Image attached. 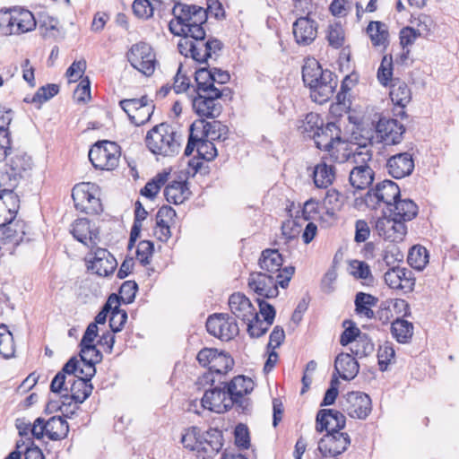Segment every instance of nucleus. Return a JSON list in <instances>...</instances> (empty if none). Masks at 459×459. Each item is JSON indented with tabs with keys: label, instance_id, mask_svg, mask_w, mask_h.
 <instances>
[{
	"label": "nucleus",
	"instance_id": "54",
	"mask_svg": "<svg viewBox=\"0 0 459 459\" xmlns=\"http://www.w3.org/2000/svg\"><path fill=\"white\" fill-rule=\"evenodd\" d=\"M153 110L154 105L152 104V100L148 99L147 101H144V106L137 109L134 116L131 117V123L137 126L144 125L151 119Z\"/></svg>",
	"mask_w": 459,
	"mask_h": 459
},
{
	"label": "nucleus",
	"instance_id": "29",
	"mask_svg": "<svg viewBox=\"0 0 459 459\" xmlns=\"http://www.w3.org/2000/svg\"><path fill=\"white\" fill-rule=\"evenodd\" d=\"M358 361L349 353H340L334 360V371L343 380H351L359 373Z\"/></svg>",
	"mask_w": 459,
	"mask_h": 459
},
{
	"label": "nucleus",
	"instance_id": "21",
	"mask_svg": "<svg viewBox=\"0 0 459 459\" xmlns=\"http://www.w3.org/2000/svg\"><path fill=\"white\" fill-rule=\"evenodd\" d=\"M385 169L387 173L395 179L408 177L414 169L412 155L408 152L394 154L386 160Z\"/></svg>",
	"mask_w": 459,
	"mask_h": 459
},
{
	"label": "nucleus",
	"instance_id": "64",
	"mask_svg": "<svg viewBox=\"0 0 459 459\" xmlns=\"http://www.w3.org/2000/svg\"><path fill=\"white\" fill-rule=\"evenodd\" d=\"M321 124L324 122L318 114L309 113L306 116L300 127L303 129V133H307L309 137H312L314 133H316V129L321 127Z\"/></svg>",
	"mask_w": 459,
	"mask_h": 459
},
{
	"label": "nucleus",
	"instance_id": "17",
	"mask_svg": "<svg viewBox=\"0 0 459 459\" xmlns=\"http://www.w3.org/2000/svg\"><path fill=\"white\" fill-rule=\"evenodd\" d=\"M406 221L398 220L389 214L377 220L376 229L380 237L391 242H400L407 233Z\"/></svg>",
	"mask_w": 459,
	"mask_h": 459
},
{
	"label": "nucleus",
	"instance_id": "60",
	"mask_svg": "<svg viewBox=\"0 0 459 459\" xmlns=\"http://www.w3.org/2000/svg\"><path fill=\"white\" fill-rule=\"evenodd\" d=\"M327 40L331 47L341 48L344 43V31L341 24L335 23L328 28Z\"/></svg>",
	"mask_w": 459,
	"mask_h": 459
},
{
	"label": "nucleus",
	"instance_id": "55",
	"mask_svg": "<svg viewBox=\"0 0 459 459\" xmlns=\"http://www.w3.org/2000/svg\"><path fill=\"white\" fill-rule=\"evenodd\" d=\"M195 9V5H188L178 3L175 4L172 13L177 20V24L183 27L189 23L191 21L192 11Z\"/></svg>",
	"mask_w": 459,
	"mask_h": 459
},
{
	"label": "nucleus",
	"instance_id": "9",
	"mask_svg": "<svg viewBox=\"0 0 459 459\" xmlns=\"http://www.w3.org/2000/svg\"><path fill=\"white\" fill-rule=\"evenodd\" d=\"M354 161L361 164L355 166L350 172L349 180L351 186L357 190H364L369 187L374 181V170L367 164L372 158L371 152L367 150L365 152H354Z\"/></svg>",
	"mask_w": 459,
	"mask_h": 459
},
{
	"label": "nucleus",
	"instance_id": "63",
	"mask_svg": "<svg viewBox=\"0 0 459 459\" xmlns=\"http://www.w3.org/2000/svg\"><path fill=\"white\" fill-rule=\"evenodd\" d=\"M154 250V244L150 240H142L136 248V257L143 265L150 264Z\"/></svg>",
	"mask_w": 459,
	"mask_h": 459
},
{
	"label": "nucleus",
	"instance_id": "45",
	"mask_svg": "<svg viewBox=\"0 0 459 459\" xmlns=\"http://www.w3.org/2000/svg\"><path fill=\"white\" fill-rule=\"evenodd\" d=\"M14 342L12 333L4 324L0 325V355L4 359L14 356Z\"/></svg>",
	"mask_w": 459,
	"mask_h": 459
},
{
	"label": "nucleus",
	"instance_id": "61",
	"mask_svg": "<svg viewBox=\"0 0 459 459\" xmlns=\"http://www.w3.org/2000/svg\"><path fill=\"white\" fill-rule=\"evenodd\" d=\"M21 178L9 169L0 172V192L13 191L18 186Z\"/></svg>",
	"mask_w": 459,
	"mask_h": 459
},
{
	"label": "nucleus",
	"instance_id": "34",
	"mask_svg": "<svg viewBox=\"0 0 459 459\" xmlns=\"http://www.w3.org/2000/svg\"><path fill=\"white\" fill-rule=\"evenodd\" d=\"M377 302L378 299L377 297L369 293L359 291L355 295V312L357 315L365 316L368 319L375 318L376 315L372 307H376Z\"/></svg>",
	"mask_w": 459,
	"mask_h": 459
},
{
	"label": "nucleus",
	"instance_id": "24",
	"mask_svg": "<svg viewBox=\"0 0 459 459\" xmlns=\"http://www.w3.org/2000/svg\"><path fill=\"white\" fill-rule=\"evenodd\" d=\"M229 307L235 318L247 324L256 313L249 299L240 292H235L229 298Z\"/></svg>",
	"mask_w": 459,
	"mask_h": 459
},
{
	"label": "nucleus",
	"instance_id": "2",
	"mask_svg": "<svg viewBox=\"0 0 459 459\" xmlns=\"http://www.w3.org/2000/svg\"><path fill=\"white\" fill-rule=\"evenodd\" d=\"M294 273L293 266L284 267L283 273H278L275 276L263 272L252 273L248 278V286L259 297L273 299L279 295V286L283 289L289 286Z\"/></svg>",
	"mask_w": 459,
	"mask_h": 459
},
{
	"label": "nucleus",
	"instance_id": "18",
	"mask_svg": "<svg viewBox=\"0 0 459 459\" xmlns=\"http://www.w3.org/2000/svg\"><path fill=\"white\" fill-rule=\"evenodd\" d=\"M405 132L403 125L396 119L381 117L376 126L377 138L386 145H394L399 143Z\"/></svg>",
	"mask_w": 459,
	"mask_h": 459
},
{
	"label": "nucleus",
	"instance_id": "4",
	"mask_svg": "<svg viewBox=\"0 0 459 459\" xmlns=\"http://www.w3.org/2000/svg\"><path fill=\"white\" fill-rule=\"evenodd\" d=\"M98 187L95 184L82 182L74 186L72 198L76 210L87 214H100L103 207L100 198L96 195Z\"/></svg>",
	"mask_w": 459,
	"mask_h": 459
},
{
	"label": "nucleus",
	"instance_id": "62",
	"mask_svg": "<svg viewBox=\"0 0 459 459\" xmlns=\"http://www.w3.org/2000/svg\"><path fill=\"white\" fill-rule=\"evenodd\" d=\"M197 154L203 160L210 161L217 156V149L212 140L204 138L198 142Z\"/></svg>",
	"mask_w": 459,
	"mask_h": 459
},
{
	"label": "nucleus",
	"instance_id": "10",
	"mask_svg": "<svg viewBox=\"0 0 459 459\" xmlns=\"http://www.w3.org/2000/svg\"><path fill=\"white\" fill-rule=\"evenodd\" d=\"M399 197H401V191L398 185L390 179H385L368 191L364 203L372 209H376L381 203L390 208Z\"/></svg>",
	"mask_w": 459,
	"mask_h": 459
},
{
	"label": "nucleus",
	"instance_id": "48",
	"mask_svg": "<svg viewBox=\"0 0 459 459\" xmlns=\"http://www.w3.org/2000/svg\"><path fill=\"white\" fill-rule=\"evenodd\" d=\"M428 251L421 246H414L408 254L407 262L414 269L422 270L428 264Z\"/></svg>",
	"mask_w": 459,
	"mask_h": 459
},
{
	"label": "nucleus",
	"instance_id": "58",
	"mask_svg": "<svg viewBox=\"0 0 459 459\" xmlns=\"http://www.w3.org/2000/svg\"><path fill=\"white\" fill-rule=\"evenodd\" d=\"M148 100L146 95L142 96L139 99H125L119 101L120 108L126 113L131 121V117L134 116L137 109H140L144 106V101Z\"/></svg>",
	"mask_w": 459,
	"mask_h": 459
},
{
	"label": "nucleus",
	"instance_id": "35",
	"mask_svg": "<svg viewBox=\"0 0 459 459\" xmlns=\"http://www.w3.org/2000/svg\"><path fill=\"white\" fill-rule=\"evenodd\" d=\"M43 429L47 430V437L50 440L57 441L67 437L69 425L61 416H53L46 421Z\"/></svg>",
	"mask_w": 459,
	"mask_h": 459
},
{
	"label": "nucleus",
	"instance_id": "31",
	"mask_svg": "<svg viewBox=\"0 0 459 459\" xmlns=\"http://www.w3.org/2000/svg\"><path fill=\"white\" fill-rule=\"evenodd\" d=\"M7 165L9 169L21 179L29 178L33 168L31 157L22 151H16L10 158Z\"/></svg>",
	"mask_w": 459,
	"mask_h": 459
},
{
	"label": "nucleus",
	"instance_id": "3",
	"mask_svg": "<svg viewBox=\"0 0 459 459\" xmlns=\"http://www.w3.org/2000/svg\"><path fill=\"white\" fill-rule=\"evenodd\" d=\"M121 155L120 146L111 141H99L89 151V160L95 169L112 170L117 165Z\"/></svg>",
	"mask_w": 459,
	"mask_h": 459
},
{
	"label": "nucleus",
	"instance_id": "46",
	"mask_svg": "<svg viewBox=\"0 0 459 459\" xmlns=\"http://www.w3.org/2000/svg\"><path fill=\"white\" fill-rule=\"evenodd\" d=\"M168 177L169 173L166 171L158 173L141 189V195L149 199H153L160 190L161 186L168 180Z\"/></svg>",
	"mask_w": 459,
	"mask_h": 459
},
{
	"label": "nucleus",
	"instance_id": "13",
	"mask_svg": "<svg viewBox=\"0 0 459 459\" xmlns=\"http://www.w3.org/2000/svg\"><path fill=\"white\" fill-rule=\"evenodd\" d=\"M351 442L346 432L325 433L318 441L317 450L323 458H336L348 449Z\"/></svg>",
	"mask_w": 459,
	"mask_h": 459
},
{
	"label": "nucleus",
	"instance_id": "15",
	"mask_svg": "<svg viewBox=\"0 0 459 459\" xmlns=\"http://www.w3.org/2000/svg\"><path fill=\"white\" fill-rule=\"evenodd\" d=\"M233 365L234 360L230 355L217 351L209 370L198 378L197 383L203 386L206 385H213L217 381L216 377L221 379L232 368Z\"/></svg>",
	"mask_w": 459,
	"mask_h": 459
},
{
	"label": "nucleus",
	"instance_id": "30",
	"mask_svg": "<svg viewBox=\"0 0 459 459\" xmlns=\"http://www.w3.org/2000/svg\"><path fill=\"white\" fill-rule=\"evenodd\" d=\"M283 259L281 255L277 249H265L262 252L259 258V266L263 273L267 274H278L283 273V268L281 265Z\"/></svg>",
	"mask_w": 459,
	"mask_h": 459
},
{
	"label": "nucleus",
	"instance_id": "16",
	"mask_svg": "<svg viewBox=\"0 0 459 459\" xmlns=\"http://www.w3.org/2000/svg\"><path fill=\"white\" fill-rule=\"evenodd\" d=\"M346 426L345 416L333 409H321L317 411L316 418V430L319 433L342 432Z\"/></svg>",
	"mask_w": 459,
	"mask_h": 459
},
{
	"label": "nucleus",
	"instance_id": "44",
	"mask_svg": "<svg viewBox=\"0 0 459 459\" xmlns=\"http://www.w3.org/2000/svg\"><path fill=\"white\" fill-rule=\"evenodd\" d=\"M367 31L374 46H384L387 42L388 31L386 25L381 22H370Z\"/></svg>",
	"mask_w": 459,
	"mask_h": 459
},
{
	"label": "nucleus",
	"instance_id": "38",
	"mask_svg": "<svg viewBox=\"0 0 459 459\" xmlns=\"http://www.w3.org/2000/svg\"><path fill=\"white\" fill-rule=\"evenodd\" d=\"M349 273L356 280L362 281L363 285L371 287L375 283L370 266L365 261L351 260L349 262Z\"/></svg>",
	"mask_w": 459,
	"mask_h": 459
},
{
	"label": "nucleus",
	"instance_id": "37",
	"mask_svg": "<svg viewBox=\"0 0 459 459\" xmlns=\"http://www.w3.org/2000/svg\"><path fill=\"white\" fill-rule=\"evenodd\" d=\"M189 195L186 181L173 180L164 189L166 200L174 204H182Z\"/></svg>",
	"mask_w": 459,
	"mask_h": 459
},
{
	"label": "nucleus",
	"instance_id": "49",
	"mask_svg": "<svg viewBox=\"0 0 459 459\" xmlns=\"http://www.w3.org/2000/svg\"><path fill=\"white\" fill-rule=\"evenodd\" d=\"M377 79L383 86L393 83V57L391 55H385L382 58L380 66L377 70Z\"/></svg>",
	"mask_w": 459,
	"mask_h": 459
},
{
	"label": "nucleus",
	"instance_id": "42",
	"mask_svg": "<svg viewBox=\"0 0 459 459\" xmlns=\"http://www.w3.org/2000/svg\"><path fill=\"white\" fill-rule=\"evenodd\" d=\"M195 81L196 82V92L217 89L214 86L212 68L201 67L196 69L195 73Z\"/></svg>",
	"mask_w": 459,
	"mask_h": 459
},
{
	"label": "nucleus",
	"instance_id": "8",
	"mask_svg": "<svg viewBox=\"0 0 459 459\" xmlns=\"http://www.w3.org/2000/svg\"><path fill=\"white\" fill-rule=\"evenodd\" d=\"M228 395L233 402L238 412L246 413L249 411L250 399L245 395L250 394L255 386L253 380L243 375L233 377L230 382L225 381Z\"/></svg>",
	"mask_w": 459,
	"mask_h": 459
},
{
	"label": "nucleus",
	"instance_id": "41",
	"mask_svg": "<svg viewBox=\"0 0 459 459\" xmlns=\"http://www.w3.org/2000/svg\"><path fill=\"white\" fill-rule=\"evenodd\" d=\"M393 337L400 343H407L413 334V325L407 320L397 318L391 325Z\"/></svg>",
	"mask_w": 459,
	"mask_h": 459
},
{
	"label": "nucleus",
	"instance_id": "22",
	"mask_svg": "<svg viewBox=\"0 0 459 459\" xmlns=\"http://www.w3.org/2000/svg\"><path fill=\"white\" fill-rule=\"evenodd\" d=\"M204 445L199 450L200 459H208L218 454L223 446V434L218 429H209L205 432L201 431Z\"/></svg>",
	"mask_w": 459,
	"mask_h": 459
},
{
	"label": "nucleus",
	"instance_id": "14",
	"mask_svg": "<svg viewBox=\"0 0 459 459\" xmlns=\"http://www.w3.org/2000/svg\"><path fill=\"white\" fill-rule=\"evenodd\" d=\"M342 408L354 419L365 420L371 412V399L362 392H349L342 402Z\"/></svg>",
	"mask_w": 459,
	"mask_h": 459
},
{
	"label": "nucleus",
	"instance_id": "33",
	"mask_svg": "<svg viewBox=\"0 0 459 459\" xmlns=\"http://www.w3.org/2000/svg\"><path fill=\"white\" fill-rule=\"evenodd\" d=\"M335 178V167L322 160L315 166L313 170V180L318 188H327Z\"/></svg>",
	"mask_w": 459,
	"mask_h": 459
},
{
	"label": "nucleus",
	"instance_id": "6",
	"mask_svg": "<svg viewBox=\"0 0 459 459\" xmlns=\"http://www.w3.org/2000/svg\"><path fill=\"white\" fill-rule=\"evenodd\" d=\"M209 385L210 387L204 391L201 399L203 408L216 413L230 411L234 404L228 395L225 381L218 379L213 385Z\"/></svg>",
	"mask_w": 459,
	"mask_h": 459
},
{
	"label": "nucleus",
	"instance_id": "32",
	"mask_svg": "<svg viewBox=\"0 0 459 459\" xmlns=\"http://www.w3.org/2000/svg\"><path fill=\"white\" fill-rule=\"evenodd\" d=\"M389 211L391 216L403 221H409L417 216L419 208L412 200L399 197L389 208Z\"/></svg>",
	"mask_w": 459,
	"mask_h": 459
},
{
	"label": "nucleus",
	"instance_id": "5",
	"mask_svg": "<svg viewBox=\"0 0 459 459\" xmlns=\"http://www.w3.org/2000/svg\"><path fill=\"white\" fill-rule=\"evenodd\" d=\"M341 134V128L335 122H327L325 125L321 124V127L316 129V133H314L312 138L316 146L320 150L330 152V156L334 161L343 162L349 159L351 153L343 154L342 158L339 159L333 152V149L337 145L343 143Z\"/></svg>",
	"mask_w": 459,
	"mask_h": 459
},
{
	"label": "nucleus",
	"instance_id": "56",
	"mask_svg": "<svg viewBox=\"0 0 459 459\" xmlns=\"http://www.w3.org/2000/svg\"><path fill=\"white\" fill-rule=\"evenodd\" d=\"M132 9L134 14L143 20L151 18L154 11L150 0H134L132 4Z\"/></svg>",
	"mask_w": 459,
	"mask_h": 459
},
{
	"label": "nucleus",
	"instance_id": "43",
	"mask_svg": "<svg viewBox=\"0 0 459 459\" xmlns=\"http://www.w3.org/2000/svg\"><path fill=\"white\" fill-rule=\"evenodd\" d=\"M181 443L184 447L197 452V457L199 458V448L204 445L202 441L201 429L198 427H191L186 429V433L181 437Z\"/></svg>",
	"mask_w": 459,
	"mask_h": 459
},
{
	"label": "nucleus",
	"instance_id": "53",
	"mask_svg": "<svg viewBox=\"0 0 459 459\" xmlns=\"http://www.w3.org/2000/svg\"><path fill=\"white\" fill-rule=\"evenodd\" d=\"M394 356L395 351L389 343L386 342L384 345L379 346L377 351L379 369L383 372L386 371L388 366L393 362L392 360L394 359Z\"/></svg>",
	"mask_w": 459,
	"mask_h": 459
},
{
	"label": "nucleus",
	"instance_id": "40",
	"mask_svg": "<svg viewBox=\"0 0 459 459\" xmlns=\"http://www.w3.org/2000/svg\"><path fill=\"white\" fill-rule=\"evenodd\" d=\"M169 29L175 36H182V38L187 37L193 41L205 39L206 37L203 24L199 23H186V25L180 27L179 30H177L174 27L173 21H171L169 23Z\"/></svg>",
	"mask_w": 459,
	"mask_h": 459
},
{
	"label": "nucleus",
	"instance_id": "36",
	"mask_svg": "<svg viewBox=\"0 0 459 459\" xmlns=\"http://www.w3.org/2000/svg\"><path fill=\"white\" fill-rule=\"evenodd\" d=\"M80 358L84 366H88V372L85 373V376L88 377V379H91L96 373L95 365L102 360L101 351L93 343H90L88 349L80 346Z\"/></svg>",
	"mask_w": 459,
	"mask_h": 459
},
{
	"label": "nucleus",
	"instance_id": "28",
	"mask_svg": "<svg viewBox=\"0 0 459 459\" xmlns=\"http://www.w3.org/2000/svg\"><path fill=\"white\" fill-rule=\"evenodd\" d=\"M206 41L205 39L193 41L187 37L182 38L178 44V48L181 55L188 57H192L195 61L204 64L207 63V57H204L206 54Z\"/></svg>",
	"mask_w": 459,
	"mask_h": 459
},
{
	"label": "nucleus",
	"instance_id": "20",
	"mask_svg": "<svg viewBox=\"0 0 459 459\" xmlns=\"http://www.w3.org/2000/svg\"><path fill=\"white\" fill-rule=\"evenodd\" d=\"M318 24L309 16H299L292 24L294 39L297 44L310 45L316 38Z\"/></svg>",
	"mask_w": 459,
	"mask_h": 459
},
{
	"label": "nucleus",
	"instance_id": "59",
	"mask_svg": "<svg viewBox=\"0 0 459 459\" xmlns=\"http://www.w3.org/2000/svg\"><path fill=\"white\" fill-rule=\"evenodd\" d=\"M1 202L4 203L7 213L16 216L20 208L19 195L13 191L0 192Z\"/></svg>",
	"mask_w": 459,
	"mask_h": 459
},
{
	"label": "nucleus",
	"instance_id": "57",
	"mask_svg": "<svg viewBox=\"0 0 459 459\" xmlns=\"http://www.w3.org/2000/svg\"><path fill=\"white\" fill-rule=\"evenodd\" d=\"M350 324L351 325L349 327H346L345 330L342 333L340 337V343L342 346H347L348 344L354 342H356L357 339H359V335H362L363 333L360 332V330L355 325V324L352 321L345 320L343 322V326L346 325V324Z\"/></svg>",
	"mask_w": 459,
	"mask_h": 459
},
{
	"label": "nucleus",
	"instance_id": "25",
	"mask_svg": "<svg viewBox=\"0 0 459 459\" xmlns=\"http://www.w3.org/2000/svg\"><path fill=\"white\" fill-rule=\"evenodd\" d=\"M71 233L79 242L87 247L96 246L99 240V230L91 225V221L86 218H81L74 221L72 224Z\"/></svg>",
	"mask_w": 459,
	"mask_h": 459
},
{
	"label": "nucleus",
	"instance_id": "12",
	"mask_svg": "<svg viewBox=\"0 0 459 459\" xmlns=\"http://www.w3.org/2000/svg\"><path fill=\"white\" fill-rule=\"evenodd\" d=\"M221 94L219 89L196 92V96L192 100L195 112L201 117H218L222 111V106L217 101L221 99Z\"/></svg>",
	"mask_w": 459,
	"mask_h": 459
},
{
	"label": "nucleus",
	"instance_id": "51",
	"mask_svg": "<svg viewBox=\"0 0 459 459\" xmlns=\"http://www.w3.org/2000/svg\"><path fill=\"white\" fill-rule=\"evenodd\" d=\"M59 92V86L54 83H48L38 89L36 93L31 97L30 101L38 104L40 108L41 104L49 100Z\"/></svg>",
	"mask_w": 459,
	"mask_h": 459
},
{
	"label": "nucleus",
	"instance_id": "23",
	"mask_svg": "<svg viewBox=\"0 0 459 459\" xmlns=\"http://www.w3.org/2000/svg\"><path fill=\"white\" fill-rule=\"evenodd\" d=\"M90 264L88 269L100 276L110 275L117 266L116 258L105 248H98Z\"/></svg>",
	"mask_w": 459,
	"mask_h": 459
},
{
	"label": "nucleus",
	"instance_id": "26",
	"mask_svg": "<svg viewBox=\"0 0 459 459\" xmlns=\"http://www.w3.org/2000/svg\"><path fill=\"white\" fill-rule=\"evenodd\" d=\"M389 95L392 102L400 108L394 115L402 118L406 117L404 108L411 100V91L406 82L399 78H394L393 83L390 84Z\"/></svg>",
	"mask_w": 459,
	"mask_h": 459
},
{
	"label": "nucleus",
	"instance_id": "47",
	"mask_svg": "<svg viewBox=\"0 0 459 459\" xmlns=\"http://www.w3.org/2000/svg\"><path fill=\"white\" fill-rule=\"evenodd\" d=\"M323 71L324 69L316 59L306 60L302 67V79L305 85L308 86L313 85L312 83H316V77L322 76Z\"/></svg>",
	"mask_w": 459,
	"mask_h": 459
},
{
	"label": "nucleus",
	"instance_id": "27",
	"mask_svg": "<svg viewBox=\"0 0 459 459\" xmlns=\"http://www.w3.org/2000/svg\"><path fill=\"white\" fill-rule=\"evenodd\" d=\"M11 9L13 34H22L33 30L37 22L33 13L28 9L14 6Z\"/></svg>",
	"mask_w": 459,
	"mask_h": 459
},
{
	"label": "nucleus",
	"instance_id": "39",
	"mask_svg": "<svg viewBox=\"0 0 459 459\" xmlns=\"http://www.w3.org/2000/svg\"><path fill=\"white\" fill-rule=\"evenodd\" d=\"M91 379L78 377V379H73L71 384L70 392L71 398L76 403H82L91 394L93 386L90 383Z\"/></svg>",
	"mask_w": 459,
	"mask_h": 459
},
{
	"label": "nucleus",
	"instance_id": "1",
	"mask_svg": "<svg viewBox=\"0 0 459 459\" xmlns=\"http://www.w3.org/2000/svg\"><path fill=\"white\" fill-rule=\"evenodd\" d=\"M180 142L181 135L167 123L153 126L145 137L147 148L156 155L173 156L178 153Z\"/></svg>",
	"mask_w": 459,
	"mask_h": 459
},
{
	"label": "nucleus",
	"instance_id": "11",
	"mask_svg": "<svg viewBox=\"0 0 459 459\" xmlns=\"http://www.w3.org/2000/svg\"><path fill=\"white\" fill-rule=\"evenodd\" d=\"M206 329L211 335L223 342L232 340L239 332L235 317L226 313L209 316L206 321Z\"/></svg>",
	"mask_w": 459,
	"mask_h": 459
},
{
	"label": "nucleus",
	"instance_id": "50",
	"mask_svg": "<svg viewBox=\"0 0 459 459\" xmlns=\"http://www.w3.org/2000/svg\"><path fill=\"white\" fill-rule=\"evenodd\" d=\"M375 350V345L368 336V333H362L359 335V339H357L353 347L351 348V352L359 358L367 357L373 353Z\"/></svg>",
	"mask_w": 459,
	"mask_h": 459
},
{
	"label": "nucleus",
	"instance_id": "52",
	"mask_svg": "<svg viewBox=\"0 0 459 459\" xmlns=\"http://www.w3.org/2000/svg\"><path fill=\"white\" fill-rule=\"evenodd\" d=\"M247 333L251 338H259L265 334L271 325H265V321H262L256 312L251 319L247 322Z\"/></svg>",
	"mask_w": 459,
	"mask_h": 459
},
{
	"label": "nucleus",
	"instance_id": "19",
	"mask_svg": "<svg viewBox=\"0 0 459 459\" xmlns=\"http://www.w3.org/2000/svg\"><path fill=\"white\" fill-rule=\"evenodd\" d=\"M316 79V83L308 85V87L315 101L323 103L330 99L337 86L336 75L330 70L325 69L322 72V76L319 75Z\"/></svg>",
	"mask_w": 459,
	"mask_h": 459
},
{
	"label": "nucleus",
	"instance_id": "7",
	"mask_svg": "<svg viewBox=\"0 0 459 459\" xmlns=\"http://www.w3.org/2000/svg\"><path fill=\"white\" fill-rule=\"evenodd\" d=\"M130 65L146 76H151L157 64L152 47L145 42L134 44L126 53Z\"/></svg>",
	"mask_w": 459,
	"mask_h": 459
}]
</instances>
